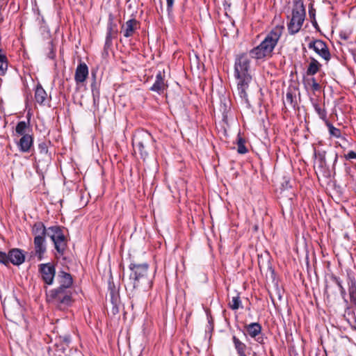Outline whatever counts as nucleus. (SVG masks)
Wrapping results in <instances>:
<instances>
[{"label": "nucleus", "mask_w": 356, "mask_h": 356, "mask_svg": "<svg viewBox=\"0 0 356 356\" xmlns=\"http://www.w3.org/2000/svg\"><path fill=\"white\" fill-rule=\"evenodd\" d=\"M314 87L315 89H316L318 87V84L316 83H314Z\"/></svg>", "instance_id": "36"}, {"label": "nucleus", "mask_w": 356, "mask_h": 356, "mask_svg": "<svg viewBox=\"0 0 356 356\" xmlns=\"http://www.w3.org/2000/svg\"><path fill=\"white\" fill-rule=\"evenodd\" d=\"M232 341L238 356H248L245 353L247 346L236 336H233Z\"/></svg>", "instance_id": "15"}, {"label": "nucleus", "mask_w": 356, "mask_h": 356, "mask_svg": "<svg viewBox=\"0 0 356 356\" xmlns=\"http://www.w3.org/2000/svg\"><path fill=\"white\" fill-rule=\"evenodd\" d=\"M34 235V249L35 254L39 260H42L47 250L46 248V227L42 222H38L34 224L32 229Z\"/></svg>", "instance_id": "3"}, {"label": "nucleus", "mask_w": 356, "mask_h": 356, "mask_svg": "<svg viewBox=\"0 0 356 356\" xmlns=\"http://www.w3.org/2000/svg\"><path fill=\"white\" fill-rule=\"evenodd\" d=\"M58 279L60 284L59 290H61L63 288H68L72 284V276L67 273L60 272L58 275Z\"/></svg>", "instance_id": "14"}, {"label": "nucleus", "mask_w": 356, "mask_h": 356, "mask_svg": "<svg viewBox=\"0 0 356 356\" xmlns=\"http://www.w3.org/2000/svg\"><path fill=\"white\" fill-rule=\"evenodd\" d=\"M8 0H0V9H3L7 5Z\"/></svg>", "instance_id": "34"}, {"label": "nucleus", "mask_w": 356, "mask_h": 356, "mask_svg": "<svg viewBox=\"0 0 356 356\" xmlns=\"http://www.w3.org/2000/svg\"><path fill=\"white\" fill-rule=\"evenodd\" d=\"M333 280L336 283V284L339 286L342 296H344L346 294V291H345L343 286H342L341 280L336 277H333Z\"/></svg>", "instance_id": "29"}, {"label": "nucleus", "mask_w": 356, "mask_h": 356, "mask_svg": "<svg viewBox=\"0 0 356 356\" xmlns=\"http://www.w3.org/2000/svg\"><path fill=\"white\" fill-rule=\"evenodd\" d=\"M151 136L148 132H140L136 134L133 139L134 149L138 150L141 156L146 155L145 146L149 142Z\"/></svg>", "instance_id": "8"}, {"label": "nucleus", "mask_w": 356, "mask_h": 356, "mask_svg": "<svg viewBox=\"0 0 356 356\" xmlns=\"http://www.w3.org/2000/svg\"><path fill=\"white\" fill-rule=\"evenodd\" d=\"M27 128H28V126H27L26 122H25L24 121H21L17 124L16 128H15V131L18 135L23 136L24 135L27 134H26V130Z\"/></svg>", "instance_id": "21"}, {"label": "nucleus", "mask_w": 356, "mask_h": 356, "mask_svg": "<svg viewBox=\"0 0 356 356\" xmlns=\"http://www.w3.org/2000/svg\"><path fill=\"white\" fill-rule=\"evenodd\" d=\"M321 67V65L319 62L315 58H312L307 70V75H314L319 71Z\"/></svg>", "instance_id": "17"}, {"label": "nucleus", "mask_w": 356, "mask_h": 356, "mask_svg": "<svg viewBox=\"0 0 356 356\" xmlns=\"http://www.w3.org/2000/svg\"><path fill=\"white\" fill-rule=\"evenodd\" d=\"M286 100L287 101H289V102H292V98H293V96H292V94L291 93H289L288 92L286 95Z\"/></svg>", "instance_id": "35"}, {"label": "nucleus", "mask_w": 356, "mask_h": 356, "mask_svg": "<svg viewBox=\"0 0 356 356\" xmlns=\"http://www.w3.org/2000/svg\"><path fill=\"white\" fill-rule=\"evenodd\" d=\"M122 29L124 37H131L138 29V22L135 19H129L122 26Z\"/></svg>", "instance_id": "12"}, {"label": "nucleus", "mask_w": 356, "mask_h": 356, "mask_svg": "<svg viewBox=\"0 0 356 356\" xmlns=\"http://www.w3.org/2000/svg\"><path fill=\"white\" fill-rule=\"evenodd\" d=\"M234 77L236 80V92L242 104L250 106L248 92L252 81L250 58L245 53L236 56L234 62Z\"/></svg>", "instance_id": "1"}, {"label": "nucleus", "mask_w": 356, "mask_h": 356, "mask_svg": "<svg viewBox=\"0 0 356 356\" xmlns=\"http://www.w3.org/2000/svg\"><path fill=\"white\" fill-rule=\"evenodd\" d=\"M33 140L31 135H24L21 137L19 142L17 143V146L21 152H28L33 145Z\"/></svg>", "instance_id": "13"}, {"label": "nucleus", "mask_w": 356, "mask_h": 356, "mask_svg": "<svg viewBox=\"0 0 356 356\" xmlns=\"http://www.w3.org/2000/svg\"><path fill=\"white\" fill-rule=\"evenodd\" d=\"M231 309L236 310L238 309L241 305V300L238 296L232 297V300L229 303Z\"/></svg>", "instance_id": "24"}, {"label": "nucleus", "mask_w": 356, "mask_h": 356, "mask_svg": "<svg viewBox=\"0 0 356 356\" xmlns=\"http://www.w3.org/2000/svg\"><path fill=\"white\" fill-rule=\"evenodd\" d=\"M175 0H166L167 3V10L170 13L172 10V8L174 5Z\"/></svg>", "instance_id": "33"}, {"label": "nucleus", "mask_w": 356, "mask_h": 356, "mask_svg": "<svg viewBox=\"0 0 356 356\" xmlns=\"http://www.w3.org/2000/svg\"><path fill=\"white\" fill-rule=\"evenodd\" d=\"M46 236H49L54 243L55 248L59 254H63L67 241L65 236L59 227H50L46 229Z\"/></svg>", "instance_id": "6"}, {"label": "nucleus", "mask_w": 356, "mask_h": 356, "mask_svg": "<svg viewBox=\"0 0 356 356\" xmlns=\"http://www.w3.org/2000/svg\"><path fill=\"white\" fill-rule=\"evenodd\" d=\"M325 124L329 129V133L332 136L335 138L341 137V131L340 129L334 127L332 124H330L328 121H325Z\"/></svg>", "instance_id": "22"}, {"label": "nucleus", "mask_w": 356, "mask_h": 356, "mask_svg": "<svg viewBox=\"0 0 356 356\" xmlns=\"http://www.w3.org/2000/svg\"><path fill=\"white\" fill-rule=\"evenodd\" d=\"M60 291L58 289V293L56 294V298L58 299V300L62 303V304H65V305H69L70 302H71V298L70 296H63V298L60 297V296L59 295V293H60Z\"/></svg>", "instance_id": "26"}, {"label": "nucleus", "mask_w": 356, "mask_h": 356, "mask_svg": "<svg viewBox=\"0 0 356 356\" xmlns=\"http://www.w3.org/2000/svg\"><path fill=\"white\" fill-rule=\"evenodd\" d=\"M88 76V67L84 63L78 65L74 75V79L76 84L83 83Z\"/></svg>", "instance_id": "10"}, {"label": "nucleus", "mask_w": 356, "mask_h": 356, "mask_svg": "<svg viewBox=\"0 0 356 356\" xmlns=\"http://www.w3.org/2000/svg\"><path fill=\"white\" fill-rule=\"evenodd\" d=\"M39 272L42 280L48 285H51L56 274L54 265L50 263L42 264L39 266Z\"/></svg>", "instance_id": "9"}, {"label": "nucleus", "mask_w": 356, "mask_h": 356, "mask_svg": "<svg viewBox=\"0 0 356 356\" xmlns=\"http://www.w3.org/2000/svg\"><path fill=\"white\" fill-rule=\"evenodd\" d=\"M261 327L259 323H252L247 326V332L251 337H256L261 333Z\"/></svg>", "instance_id": "18"}, {"label": "nucleus", "mask_w": 356, "mask_h": 356, "mask_svg": "<svg viewBox=\"0 0 356 356\" xmlns=\"http://www.w3.org/2000/svg\"><path fill=\"white\" fill-rule=\"evenodd\" d=\"M237 151L240 154H245L248 152L245 145V140L241 137H238L237 140Z\"/></svg>", "instance_id": "23"}, {"label": "nucleus", "mask_w": 356, "mask_h": 356, "mask_svg": "<svg viewBox=\"0 0 356 356\" xmlns=\"http://www.w3.org/2000/svg\"><path fill=\"white\" fill-rule=\"evenodd\" d=\"M333 280L336 283V284L339 286L342 296H344L346 294V291H345L343 286H342L341 280L336 277H333Z\"/></svg>", "instance_id": "30"}, {"label": "nucleus", "mask_w": 356, "mask_h": 356, "mask_svg": "<svg viewBox=\"0 0 356 356\" xmlns=\"http://www.w3.org/2000/svg\"><path fill=\"white\" fill-rule=\"evenodd\" d=\"M308 47L312 49L320 57H321L326 62H328L331 58V55L329 49L323 40H315L311 41L308 44Z\"/></svg>", "instance_id": "7"}, {"label": "nucleus", "mask_w": 356, "mask_h": 356, "mask_svg": "<svg viewBox=\"0 0 356 356\" xmlns=\"http://www.w3.org/2000/svg\"><path fill=\"white\" fill-rule=\"evenodd\" d=\"M147 264H134L131 266L130 268L133 272L130 275V280L134 288L143 286H150V281L147 277Z\"/></svg>", "instance_id": "4"}, {"label": "nucleus", "mask_w": 356, "mask_h": 356, "mask_svg": "<svg viewBox=\"0 0 356 356\" xmlns=\"http://www.w3.org/2000/svg\"><path fill=\"white\" fill-rule=\"evenodd\" d=\"M165 89V84L164 83V80L163 79L162 74L161 72L157 74L156 76V81L153 86L151 87V90L155 91L157 92H161Z\"/></svg>", "instance_id": "16"}, {"label": "nucleus", "mask_w": 356, "mask_h": 356, "mask_svg": "<svg viewBox=\"0 0 356 356\" xmlns=\"http://www.w3.org/2000/svg\"><path fill=\"white\" fill-rule=\"evenodd\" d=\"M305 10L302 5H296L292 10V17L288 24V31L290 34L297 33L301 29L305 21Z\"/></svg>", "instance_id": "5"}, {"label": "nucleus", "mask_w": 356, "mask_h": 356, "mask_svg": "<svg viewBox=\"0 0 356 356\" xmlns=\"http://www.w3.org/2000/svg\"><path fill=\"white\" fill-rule=\"evenodd\" d=\"M113 33H114V31L113 29L112 22H111L108 26V32H107L106 40V44H108V42H111V38L113 37Z\"/></svg>", "instance_id": "27"}, {"label": "nucleus", "mask_w": 356, "mask_h": 356, "mask_svg": "<svg viewBox=\"0 0 356 356\" xmlns=\"http://www.w3.org/2000/svg\"><path fill=\"white\" fill-rule=\"evenodd\" d=\"M38 148L40 149V152L41 154H44V155L47 154L48 149H47V145L45 143H42L39 144Z\"/></svg>", "instance_id": "31"}, {"label": "nucleus", "mask_w": 356, "mask_h": 356, "mask_svg": "<svg viewBox=\"0 0 356 356\" xmlns=\"http://www.w3.org/2000/svg\"><path fill=\"white\" fill-rule=\"evenodd\" d=\"M346 159H356V152L354 151L349 152L346 155H345Z\"/></svg>", "instance_id": "32"}, {"label": "nucleus", "mask_w": 356, "mask_h": 356, "mask_svg": "<svg viewBox=\"0 0 356 356\" xmlns=\"http://www.w3.org/2000/svg\"><path fill=\"white\" fill-rule=\"evenodd\" d=\"M284 29L283 25L275 26L258 46L250 51V56L256 60L271 57Z\"/></svg>", "instance_id": "2"}, {"label": "nucleus", "mask_w": 356, "mask_h": 356, "mask_svg": "<svg viewBox=\"0 0 356 356\" xmlns=\"http://www.w3.org/2000/svg\"><path fill=\"white\" fill-rule=\"evenodd\" d=\"M25 256L23 252L19 249H13L9 251V263L19 266L24 263Z\"/></svg>", "instance_id": "11"}, {"label": "nucleus", "mask_w": 356, "mask_h": 356, "mask_svg": "<svg viewBox=\"0 0 356 356\" xmlns=\"http://www.w3.org/2000/svg\"><path fill=\"white\" fill-rule=\"evenodd\" d=\"M314 108H315L316 112L318 113L319 118L321 119L325 120V122L327 121L325 111L318 104H315Z\"/></svg>", "instance_id": "25"}, {"label": "nucleus", "mask_w": 356, "mask_h": 356, "mask_svg": "<svg viewBox=\"0 0 356 356\" xmlns=\"http://www.w3.org/2000/svg\"><path fill=\"white\" fill-rule=\"evenodd\" d=\"M0 263L5 265H8L9 264V253L7 254L5 252H0Z\"/></svg>", "instance_id": "28"}, {"label": "nucleus", "mask_w": 356, "mask_h": 356, "mask_svg": "<svg viewBox=\"0 0 356 356\" xmlns=\"http://www.w3.org/2000/svg\"><path fill=\"white\" fill-rule=\"evenodd\" d=\"M349 296L350 298V302L356 306V284L355 282L350 280L349 283Z\"/></svg>", "instance_id": "20"}, {"label": "nucleus", "mask_w": 356, "mask_h": 356, "mask_svg": "<svg viewBox=\"0 0 356 356\" xmlns=\"http://www.w3.org/2000/svg\"><path fill=\"white\" fill-rule=\"evenodd\" d=\"M47 97V93L45 90L40 86H37L35 92V101L38 103L42 104Z\"/></svg>", "instance_id": "19"}]
</instances>
